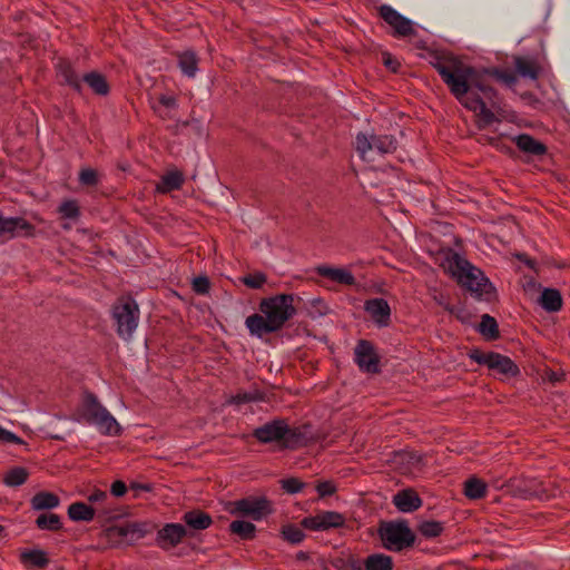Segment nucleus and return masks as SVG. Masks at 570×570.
Returning a JSON list of instances; mask_svg holds the SVG:
<instances>
[{"label":"nucleus","instance_id":"obj_1","mask_svg":"<svg viewBox=\"0 0 570 570\" xmlns=\"http://www.w3.org/2000/svg\"><path fill=\"white\" fill-rule=\"evenodd\" d=\"M452 95L468 109L478 114L485 124L494 120V114L487 101L494 105L495 91L489 85V77L495 78L509 88L517 82L512 71L498 69L478 70L458 57H448L434 65Z\"/></svg>","mask_w":570,"mask_h":570},{"label":"nucleus","instance_id":"obj_2","mask_svg":"<svg viewBox=\"0 0 570 570\" xmlns=\"http://www.w3.org/2000/svg\"><path fill=\"white\" fill-rule=\"evenodd\" d=\"M295 314L294 295L278 294L263 298L259 313L248 316L245 325L252 335L262 337L279 331Z\"/></svg>","mask_w":570,"mask_h":570},{"label":"nucleus","instance_id":"obj_3","mask_svg":"<svg viewBox=\"0 0 570 570\" xmlns=\"http://www.w3.org/2000/svg\"><path fill=\"white\" fill-rule=\"evenodd\" d=\"M444 268L458 283L478 298L490 301L494 296V287L483 272L459 255H452Z\"/></svg>","mask_w":570,"mask_h":570},{"label":"nucleus","instance_id":"obj_4","mask_svg":"<svg viewBox=\"0 0 570 570\" xmlns=\"http://www.w3.org/2000/svg\"><path fill=\"white\" fill-rule=\"evenodd\" d=\"M82 415L86 421L97 428L105 435L117 436L121 426L117 420L104 407L92 394H87L83 400Z\"/></svg>","mask_w":570,"mask_h":570},{"label":"nucleus","instance_id":"obj_5","mask_svg":"<svg viewBox=\"0 0 570 570\" xmlns=\"http://www.w3.org/2000/svg\"><path fill=\"white\" fill-rule=\"evenodd\" d=\"M380 538L390 551H401L414 543L415 535L405 521L387 522L381 525Z\"/></svg>","mask_w":570,"mask_h":570},{"label":"nucleus","instance_id":"obj_6","mask_svg":"<svg viewBox=\"0 0 570 570\" xmlns=\"http://www.w3.org/2000/svg\"><path fill=\"white\" fill-rule=\"evenodd\" d=\"M471 360L481 365H485L494 375L504 379L514 377L520 373L518 365L508 356L489 352L473 351L470 354Z\"/></svg>","mask_w":570,"mask_h":570},{"label":"nucleus","instance_id":"obj_7","mask_svg":"<svg viewBox=\"0 0 570 570\" xmlns=\"http://www.w3.org/2000/svg\"><path fill=\"white\" fill-rule=\"evenodd\" d=\"M225 510L232 515L249 517L255 521L262 520L272 512L271 503L264 497H248L228 502Z\"/></svg>","mask_w":570,"mask_h":570},{"label":"nucleus","instance_id":"obj_8","mask_svg":"<svg viewBox=\"0 0 570 570\" xmlns=\"http://www.w3.org/2000/svg\"><path fill=\"white\" fill-rule=\"evenodd\" d=\"M356 150L363 159H367L372 151L379 154H390L396 149V140L391 135H366L358 134L355 140Z\"/></svg>","mask_w":570,"mask_h":570},{"label":"nucleus","instance_id":"obj_9","mask_svg":"<svg viewBox=\"0 0 570 570\" xmlns=\"http://www.w3.org/2000/svg\"><path fill=\"white\" fill-rule=\"evenodd\" d=\"M112 315L118 334L124 338H129L138 325L139 309L137 304L134 301H124L114 307Z\"/></svg>","mask_w":570,"mask_h":570},{"label":"nucleus","instance_id":"obj_10","mask_svg":"<svg viewBox=\"0 0 570 570\" xmlns=\"http://www.w3.org/2000/svg\"><path fill=\"white\" fill-rule=\"evenodd\" d=\"M345 518L335 511H321L302 520V525L312 531H327L343 527Z\"/></svg>","mask_w":570,"mask_h":570},{"label":"nucleus","instance_id":"obj_11","mask_svg":"<svg viewBox=\"0 0 570 570\" xmlns=\"http://www.w3.org/2000/svg\"><path fill=\"white\" fill-rule=\"evenodd\" d=\"M380 16L393 29L395 36L407 37L415 32L413 22L391 6H381Z\"/></svg>","mask_w":570,"mask_h":570},{"label":"nucleus","instance_id":"obj_12","mask_svg":"<svg viewBox=\"0 0 570 570\" xmlns=\"http://www.w3.org/2000/svg\"><path fill=\"white\" fill-rule=\"evenodd\" d=\"M254 435L263 443L276 441H284L285 443H288L292 431L284 421H273L256 429L254 431Z\"/></svg>","mask_w":570,"mask_h":570},{"label":"nucleus","instance_id":"obj_13","mask_svg":"<svg viewBox=\"0 0 570 570\" xmlns=\"http://www.w3.org/2000/svg\"><path fill=\"white\" fill-rule=\"evenodd\" d=\"M354 360L362 371L367 373L379 372V357L370 342L360 341L357 343Z\"/></svg>","mask_w":570,"mask_h":570},{"label":"nucleus","instance_id":"obj_14","mask_svg":"<svg viewBox=\"0 0 570 570\" xmlns=\"http://www.w3.org/2000/svg\"><path fill=\"white\" fill-rule=\"evenodd\" d=\"M364 308L377 326L385 327L389 325L391 317V308L385 299H367L365 302Z\"/></svg>","mask_w":570,"mask_h":570},{"label":"nucleus","instance_id":"obj_15","mask_svg":"<svg viewBox=\"0 0 570 570\" xmlns=\"http://www.w3.org/2000/svg\"><path fill=\"white\" fill-rule=\"evenodd\" d=\"M186 534L185 527L179 523H168L157 533V543L163 549L177 546Z\"/></svg>","mask_w":570,"mask_h":570},{"label":"nucleus","instance_id":"obj_16","mask_svg":"<svg viewBox=\"0 0 570 570\" xmlns=\"http://www.w3.org/2000/svg\"><path fill=\"white\" fill-rule=\"evenodd\" d=\"M317 274L340 285H355L356 279L347 267H333L322 265L316 268Z\"/></svg>","mask_w":570,"mask_h":570},{"label":"nucleus","instance_id":"obj_17","mask_svg":"<svg viewBox=\"0 0 570 570\" xmlns=\"http://www.w3.org/2000/svg\"><path fill=\"white\" fill-rule=\"evenodd\" d=\"M393 503L399 511L409 513L417 510L422 505V500L414 490L405 489L393 497Z\"/></svg>","mask_w":570,"mask_h":570},{"label":"nucleus","instance_id":"obj_18","mask_svg":"<svg viewBox=\"0 0 570 570\" xmlns=\"http://www.w3.org/2000/svg\"><path fill=\"white\" fill-rule=\"evenodd\" d=\"M513 141L521 151L529 155L540 156L547 151V148L542 142L527 134L515 136Z\"/></svg>","mask_w":570,"mask_h":570},{"label":"nucleus","instance_id":"obj_19","mask_svg":"<svg viewBox=\"0 0 570 570\" xmlns=\"http://www.w3.org/2000/svg\"><path fill=\"white\" fill-rule=\"evenodd\" d=\"M20 560L26 567L45 568L49 563L47 552L41 549H27L21 551Z\"/></svg>","mask_w":570,"mask_h":570},{"label":"nucleus","instance_id":"obj_20","mask_svg":"<svg viewBox=\"0 0 570 570\" xmlns=\"http://www.w3.org/2000/svg\"><path fill=\"white\" fill-rule=\"evenodd\" d=\"M30 503L33 510L41 511L57 508L60 504V500L52 492L40 491L32 497Z\"/></svg>","mask_w":570,"mask_h":570},{"label":"nucleus","instance_id":"obj_21","mask_svg":"<svg viewBox=\"0 0 570 570\" xmlns=\"http://www.w3.org/2000/svg\"><path fill=\"white\" fill-rule=\"evenodd\" d=\"M541 306L548 312H557L562 306V297L559 291L544 288L540 296Z\"/></svg>","mask_w":570,"mask_h":570},{"label":"nucleus","instance_id":"obj_22","mask_svg":"<svg viewBox=\"0 0 570 570\" xmlns=\"http://www.w3.org/2000/svg\"><path fill=\"white\" fill-rule=\"evenodd\" d=\"M29 478V471L23 466H13L9 469L2 476V482L10 488L20 487Z\"/></svg>","mask_w":570,"mask_h":570},{"label":"nucleus","instance_id":"obj_23","mask_svg":"<svg viewBox=\"0 0 570 570\" xmlns=\"http://www.w3.org/2000/svg\"><path fill=\"white\" fill-rule=\"evenodd\" d=\"M96 510L86 503L75 502L68 508V515L72 521H91Z\"/></svg>","mask_w":570,"mask_h":570},{"label":"nucleus","instance_id":"obj_24","mask_svg":"<svg viewBox=\"0 0 570 570\" xmlns=\"http://www.w3.org/2000/svg\"><path fill=\"white\" fill-rule=\"evenodd\" d=\"M365 570H392L393 560L383 553H373L364 560Z\"/></svg>","mask_w":570,"mask_h":570},{"label":"nucleus","instance_id":"obj_25","mask_svg":"<svg viewBox=\"0 0 570 570\" xmlns=\"http://www.w3.org/2000/svg\"><path fill=\"white\" fill-rule=\"evenodd\" d=\"M183 174L178 170L167 173L161 177V180L157 184V190L159 193H168L178 189L183 184Z\"/></svg>","mask_w":570,"mask_h":570},{"label":"nucleus","instance_id":"obj_26","mask_svg":"<svg viewBox=\"0 0 570 570\" xmlns=\"http://www.w3.org/2000/svg\"><path fill=\"white\" fill-rule=\"evenodd\" d=\"M27 227V223L21 218H3L0 216V237H13L18 229Z\"/></svg>","mask_w":570,"mask_h":570},{"label":"nucleus","instance_id":"obj_27","mask_svg":"<svg viewBox=\"0 0 570 570\" xmlns=\"http://www.w3.org/2000/svg\"><path fill=\"white\" fill-rule=\"evenodd\" d=\"M184 520L190 528L196 530L207 529L212 524L210 517L200 511L186 512Z\"/></svg>","mask_w":570,"mask_h":570},{"label":"nucleus","instance_id":"obj_28","mask_svg":"<svg viewBox=\"0 0 570 570\" xmlns=\"http://www.w3.org/2000/svg\"><path fill=\"white\" fill-rule=\"evenodd\" d=\"M229 530L240 539L249 540L255 537L256 527L254 523L248 521L235 520L229 524Z\"/></svg>","mask_w":570,"mask_h":570},{"label":"nucleus","instance_id":"obj_29","mask_svg":"<svg viewBox=\"0 0 570 570\" xmlns=\"http://www.w3.org/2000/svg\"><path fill=\"white\" fill-rule=\"evenodd\" d=\"M178 65L184 75L194 77L197 71L198 60L193 51H184L178 56Z\"/></svg>","mask_w":570,"mask_h":570},{"label":"nucleus","instance_id":"obj_30","mask_svg":"<svg viewBox=\"0 0 570 570\" xmlns=\"http://www.w3.org/2000/svg\"><path fill=\"white\" fill-rule=\"evenodd\" d=\"M487 485L478 478H470L464 483V493L470 499H480L485 494Z\"/></svg>","mask_w":570,"mask_h":570},{"label":"nucleus","instance_id":"obj_31","mask_svg":"<svg viewBox=\"0 0 570 570\" xmlns=\"http://www.w3.org/2000/svg\"><path fill=\"white\" fill-rule=\"evenodd\" d=\"M36 524L39 529L48 531H57L62 525L60 517L55 513L40 514L36 520Z\"/></svg>","mask_w":570,"mask_h":570},{"label":"nucleus","instance_id":"obj_32","mask_svg":"<svg viewBox=\"0 0 570 570\" xmlns=\"http://www.w3.org/2000/svg\"><path fill=\"white\" fill-rule=\"evenodd\" d=\"M83 79L96 94L106 95L109 90L106 79L100 73L90 72Z\"/></svg>","mask_w":570,"mask_h":570},{"label":"nucleus","instance_id":"obj_33","mask_svg":"<svg viewBox=\"0 0 570 570\" xmlns=\"http://www.w3.org/2000/svg\"><path fill=\"white\" fill-rule=\"evenodd\" d=\"M397 463H406L405 472L412 473L421 468L422 458L415 452H401L396 455Z\"/></svg>","mask_w":570,"mask_h":570},{"label":"nucleus","instance_id":"obj_34","mask_svg":"<svg viewBox=\"0 0 570 570\" xmlns=\"http://www.w3.org/2000/svg\"><path fill=\"white\" fill-rule=\"evenodd\" d=\"M479 332L487 338H497L499 335L497 321L492 316L484 314L479 325Z\"/></svg>","mask_w":570,"mask_h":570},{"label":"nucleus","instance_id":"obj_35","mask_svg":"<svg viewBox=\"0 0 570 570\" xmlns=\"http://www.w3.org/2000/svg\"><path fill=\"white\" fill-rule=\"evenodd\" d=\"M517 71L524 78L537 79L538 68L535 63L529 59L517 58L515 59Z\"/></svg>","mask_w":570,"mask_h":570},{"label":"nucleus","instance_id":"obj_36","mask_svg":"<svg viewBox=\"0 0 570 570\" xmlns=\"http://www.w3.org/2000/svg\"><path fill=\"white\" fill-rule=\"evenodd\" d=\"M419 531L425 538H435L442 533L443 525L438 521H425L420 524Z\"/></svg>","mask_w":570,"mask_h":570},{"label":"nucleus","instance_id":"obj_37","mask_svg":"<svg viewBox=\"0 0 570 570\" xmlns=\"http://www.w3.org/2000/svg\"><path fill=\"white\" fill-rule=\"evenodd\" d=\"M282 533L284 539L293 544L301 543L305 538V534L302 531V529H299L296 525L284 527Z\"/></svg>","mask_w":570,"mask_h":570},{"label":"nucleus","instance_id":"obj_38","mask_svg":"<svg viewBox=\"0 0 570 570\" xmlns=\"http://www.w3.org/2000/svg\"><path fill=\"white\" fill-rule=\"evenodd\" d=\"M58 72H59V76L62 78V80L66 83L72 86L75 88L79 87V80L68 63H66V62L59 63Z\"/></svg>","mask_w":570,"mask_h":570},{"label":"nucleus","instance_id":"obj_39","mask_svg":"<svg viewBox=\"0 0 570 570\" xmlns=\"http://www.w3.org/2000/svg\"><path fill=\"white\" fill-rule=\"evenodd\" d=\"M157 107L155 109L161 115H167V111L174 110L177 107V100L174 96L163 95L159 97Z\"/></svg>","mask_w":570,"mask_h":570},{"label":"nucleus","instance_id":"obj_40","mask_svg":"<svg viewBox=\"0 0 570 570\" xmlns=\"http://www.w3.org/2000/svg\"><path fill=\"white\" fill-rule=\"evenodd\" d=\"M88 500L91 503L101 504V507L97 508V511L101 513H108V504L109 497L105 491L96 490L89 497Z\"/></svg>","mask_w":570,"mask_h":570},{"label":"nucleus","instance_id":"obj_41","mask_svg":"<svg viewBox=\"0 0 570 570\" xmlns=\"http://www.w3.org/2000/svg\"><path fill=\"white\" fill-rule=\"evenodd\" d=\"M267 278L263 273L248 274L242 278V282L249 288H261Z\"/></svg>","mask_w":570,"mask_h":570},{"label":"nucleus","instance_id":"obj_42","mask_svg":"<svg viewBox=\"0 0 570 570\" xmlns=\"http://www.w3.org/2000/svg\"><path fill=\"white\" fill-rule=\"evenodd\" d=\"M59 213L65 218H76L79 215V207L75 200H66L59 206Z\"/></svg>","mask_w":570,"mask_h":570},{"label":"nucleus","instance_id":"obj_43","mask_svg":"<svg viewBox=\"0 0 570 570\" xmlns=\"http://www.w3.org/2000/svg\"><path fill=\"white\" fill-rule=\"evenodd\" d=\"M282 488L291 494L302 491L304 483L296 478H288L281 481Z\"/></svg>","mask_w":570,"mask_h":570},{"label":"nucleus","instance_id":"obj_44","mask_svg":"<svg viewBox=\"0 0 570 570\" xmlns=\"http://www.w3.org/2000/svg\"><path fill=\"white\" fill-rule=\"evenodd\" d=\"M79 180L87 186H95L98 183V173L91 168H83L79 174Z\"/></svg>","mask_w":570,"mask_h":570},{"label":"nucleus","instance_id":"obj_45","mask_svg":"<svg viewBox=\"0 0 570 570\" xmlns=\"http://www.w3.org/2000/svg\"><path fill=\"white\" fill-rule=\"evenodd\" d=\"M0 442L11 444H23V440L14 433L6 430L0 425Z\"/></svg>","mask_w":570,"mask_h":570},{"label":"nucleus","instance_id":"obj_46","mask_svg":"<svg viewBox=\"0 0 570 570\" xmlns=\"http://www.w3.org/2000/svg\"><path fill=\"white\" fill-rule=\"evenodd\" d=\"M316 491L321 498L328 497L336 492V485L332 481H323L316 485Z\"/></svg>","mask_w":570,"mask_h":570},{"label":"nucleus","instance_id":"obj_47","mask_svg":"<svg viewBox=\"0 0 570 570\" xmlns=\"http://www.w3.org/2000/svg\"><path fill=\"white\" fill-rule=\"evenodd\" d=\"M193 288L196 293L205 294L209 289V282L206 277H196L193 282Z\"/></svg>","mask_w":570,"mask_h":570},{"label":"nucleus","instance_id":"obj_48","mask_svg":"<svg viewBox=\"0 0 570 570\" xmlns=\"http://www.w3.org/2000/svg\"><path fill=\"white\" fill-rule=\"evenodd\" d=\"M119 533L122 535H128V534L134 535L137 533L138 538L142 537V530L140 529V527L138 524H127L125 527H121V528H119Z\"/></svg>","mask_w":570,"mask_h":570},{"label":"nucleus","instance_id":"obj_49","mask_svg":"<svg viewBox=\"0 0 570 570\" xmlns=\"http://www.w3.org/2000/svg\"><path fill=\"white\" fill-rule=\"evenodd\" d=\"M127 491V487L122 481H115L111 484V493L115 497H122Z\"/></svg>","mask_w":570,"mask_h":570},{"label":"nucleus","instance_id":"obj_50","mask_svg":"<svg viewBox=\"0 0 570 570\" xmlns=\"http://www.w3.org/2000/svg\"><path fill=\"white\" fill-rule=\"evenodd\" d=\"M347 568L350 570H365L364 568V560L350 558L347 560Z\"/></svg>","mask_w":570,"mask_h":570},{"label":"nucleus","instance_id":"obj_51","mask_svg":"<svg viewBox=\"0 0 570 570\" xmlns=\"http://www.w3.org/2000/svg\"><path fill=\"white\" fill-rule=\"evenodd\" d=\"M384 65L394 71L396 70V67L393 65L392 58L390 55H384Z\"/></svg>","mask_w":570,"mask_h":570},{"label":"nucleus","instance_id":"obj_52","mask_svg":"<svg viewBox=\"0 0 570 570\" xmlns=\"http://www.w3.org/2000/svg\"><path fill=\"white\" fill-rule=\"evenodd\" d=\"M435 301H436L440 305H443L446 309H450V308L444 304L442 296H440V297H435Z\"/></svg>","mask_w":570,"mask_h":570},{"label":"nucleus","instance_id":"obj_53","mask_svg":"<svg viewBox=\"0 0 570 570\" xmlns=\"http://www.w3.org/2000/svg\"><path fill=\"white\" fill-rule=\"evenodd\" d=\"M306 558V554L304 552H298L297 553V559H305Z\"/></svg>","mask_w":570,"mask_h":570},{"label":"nucleus","instance_id":"obj_54","mask_svg":"<svg viewBox=\"0 0 570 570\" xmlns=\"http://www.w3.org/2000/svg\"><path fill=\"white\" fill-rule=\"evenodd\" d=\"M243 400H245V401H250V400H254V397H252V396H246V395H245Z\"/></svg>","mask_w":570,"mask_h":570},{"label":"nucleus","instance_id":"obj_55","mask_svg":"<svg viewBox=\"0 0 570 570\" xmlns=\"http://www.w3.org/2000/svg\"><path fill=\"white\" fill-rule=\"evenodd\" d=\"M2 531H3V527H2V525H0V533H1Z\"/></svg>","mask_w":570,"mask_h":570}]
</instances>
